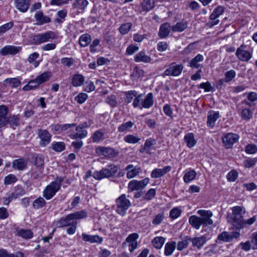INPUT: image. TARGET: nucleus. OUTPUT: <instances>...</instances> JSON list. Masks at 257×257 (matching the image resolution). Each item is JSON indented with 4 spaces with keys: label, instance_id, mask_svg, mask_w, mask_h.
<instances>
[{
    "label": "nucleus",
    "instance_id": "1",
    "mask_svg": "<svg viewBox=\"0 0 257 257\" xmlns=\"http://www.w3.org/2000/svg\"><path fill=\"white\" fill-rule=\"evenodd\" d=\"M232 213L230 219L233 226L236 229H239L243 227L244 220L242 214H244L245 211L243 208L236 206L231 208Z\"/></svg>",
    "mask_w": 257,
    "mask_h": 257
},
{
    "label": "nucleus",
    "instance_id": "2",
    "mask_svg": "<svg viewBox=\"0 0 257 257\" xmlns=\"http://www.w3.org/2000/svg\"><path fill=\"white\" fill-rule=\"evenodd\" d=\"M118 167L114 164H109L106 167L102 168L99 171H95L93 177L96 180H100L104 178H108L114 176L118 171Z\"/></svg>",
    "mask_w": 257,
    "mask_h": 257
},
{
    "label": "nucleus",
    "instance_id": "3",
    "mask_svg": "<svg viewBox=\"0 0 257 257\" xmlns=\"http://www.w3.org/2000/svg\"><path fill=\"white\" fill-rule=\"evenodd\" d=\"M116 212L121 216L126 214V211L131 205L130 201L126 198L125 194H122L115 200Z\"/></svg>",
    "mask_w": 257,
    "mask_h": 257
},
{
    "label": "nucleus",
    "instance_id": "4",
    "mask_svg": "<svg viewBox=\"0 0 257 257\" xmlns=\"http://www.w3.org/2000/svg\"><path fill=\"white\" fill-rule=\"evenodd\" d=\"M56 35L52 31H48L43 34L34 35L30 38V42L32 44L39 45L41 43L49 41L51 39H54Z\"/></svg>",
    "mask_w": 257,
    "mask_h": 257
},
{
    "label": "nucleus",
    "instance_id": "5",
    "mask_svg": "<svg viewBox=\"0 0 257 257\" xmlns=\"http://www.w3.org/2000/svg\"><path fill=\"white\" fill-rule=\"evenodd\" d=\"M89 125L87 122H84L83 123L80 124L78 125L75 130L77 132H81V133H79L77 132L74 134H71L69 135V137L72 139L77 140V139H82L87 137L88 133L87 131L85 130H84V128L88 127Z\"/></svg>",
    "mask_w": 257,
    "mask_h": 257
},
{
    "label": "nucleus",
    "instance_id": "6",
    "mask_svg": "<svg viewBox=\"0 0 257 257\" xmlns=\"http://www.w3.org/2000/svg\"><path fill=\"white\" fill-rule=\"evenodd\" d=\"M239 136L236 134L227 133L222 137V142L226 149L231 148L239 140Z\"/></svg>",
    "mask_w": 257,
    "mask_h": 257
},
{
    "label": "nucleus",
    "instance_id": "7",
    "mask_svg": "<svg viewBox=\"0 0 257 257\" xmlns=\"http://www.w3.org/2000/svg\"><path fill=\"white\" fill-rule=\"evenodd\" d=\"M245 45L242 44L239 47L237 48L235 52V55L237 58L243 62H247L252 57L251 53L245 50Z\"/></svg>",
    "mask_w": 257,
    "mask_h": 257
},
{
    "label": "nucleus",
    "instance_id": "8",
    "mask_svg": "<svg viewBox=\"0 0 257 257\" xmlns=\"http://www.w3.org/2000/svg\"><path fill=\"white\" fill-rule=\"evenodd\" d=\"M59 190V185L55 182H51L48 185L43 191V196L46 199H50Z\"/></svg>",
    "mask_w": 257,
    "mask_h": 257
},
{
    "label": "nucleus",
    "instance_id": "9",
    "mask_svg": "<svg viewBox=\"0 0 257 257\" xmlns=\"http://www.w3.org/2000/svg\"><path fill=\"white\" fill-rule=\"evenodd\" d=\"M96 153L99 155L105 156L108 158H113L118 155L114 149L105 147H98L95 149Z\"/></svg>",
    "mask_w": 257,
    "mask_h": 257
},
{
    "label": "nucleus",
    "instance_id": "10",
    "mask_svg": "<svg viewBox=\"0 0 257 257\" xmlns=\"http://www.w3.org/2000/svg\"><path fill=\"white\" fill-rule=\"evenodd\" d=\"M149 179L146 178L141 181L132 180L128 183V188L131 191L142 190L149 183Z\"/></svg>",
    "mask_w": 257,
    "mask_h": 257
},
{
    "label": "nucleus",
    "instance_id": "11",
    "mask_svg": "<svg viewBox=\"0 0 257 257\" xmlns=\"http://www.w3.org/2000/svg\"><path fill=\"white\" fill-rule=\"evenodd\" d=\"M197 214L200 215L199 217L203 223V226H207L213 224V221L211 219L213 214L210 210H199Z\"/></svg>",
    "mask_w": 257,
    "mask_h": 257
},
{
    "label": "nucleus",
    "instance_id": "12",
    "mask_svg": "<svg viewBox=\"0 0 257 257\" xmlns=\"http://www.w3.org/2000/svg\"><path fill=\"white\" fill-rule=\"evenodd\" d=\"M183 69V66L182 65H176L175 63H172L164 73L166 76H177L181 73Z\"/></svg>",
    "mask_w": 257,
    "mask_h": 257
},
{
    "label": "nucleus",
    "instance_id": "13",
    "mask_svg": "<svg viewBox=\"0 0 257 257\" xmlns=\"http://www.w3.org/2000/svg\"><path fill=\"white\" fill-rule=\"evenodd\" d=\"M38 135L41 140V146H45L50 143L52 136L46 130H39Z\"/></svg>",
    "mask_w": 257,
    "mask_h": 257
},
{
    "label": "nucleus",
    "instance_id": "14",
    "mask_svg": "<svg viewBox=\"0 0 257 257\" xmlns=\"http://www.w3.org/2000/svg\"><path fill=\"white\" fill-rule=\"evenodd\" d=\"M124 170L127 171L126 177L128 179L135 177L141 172V169L140 167L134 166L132 164L128 165Z\"/></svg>",
    "mask_w": 257,
    "mask_h": 257
},
{
    "label": "nucleus",
    "instance_id": "15",
    "mask_svg": "<svg viewBox=\"0 0 257 257\" xmlns=\"http://www.w3.org/2000/svg\"><path fill=\"white\" fill-rule=\"evenodd\" d=\"M171 169V167L169 166H167L163 169H155L152 171L151 176L152 178H161L170 172Z\"/></svg>",
    "mask_w": 257,
    "mask_h": 257
},
{
    "label": "nucleus",
    "instance_id": "16",
    "mask_svg": "<svg viewBox=\"0 0 257 257\" xmlns=\"http://www.w3.org/2000/svg\"><path fill=\"white\" fill-rule=\"evenodd\" d=\"M188 239L192 242L193 247L198 249H200L206 241V237L204 236L194 238L189 237Z\"/></svg>",
    "mask_w": 257,
    "mask_h": 257
},
{
    "label": "nucleus",
    "instance_id": "17",
    "mask_svg": "<svg viewBox=\"0 0 257 257\" xmlns=\"http://www.w3.org/2000/svg\"><path fill=\"white\" fill-rule=\"evenodd\" d=\"M76 221L72 220L70 215L68 214L66 217H62L60 220L57 221L56 222V226L58 228L69 226L73 223V222Z\"/></svg>",
    "mask_w": 257,
    "mask_h": 257
},
{
    "label": "nucleus",
    "instance_id": "18",
    "mask_svg": "<svg viewBox=\"0 0 257 257\" xmlns=\"http://www.w3.org/2000/svg\"><path fill=\"white\" fill-rule=\"evenodd\" d=\"M171 27L169 23H164L160 27L158 36L161 38H165L168 36L170 34Z\"/></svg>",
    "mask_w": 257,
    "mask_h": 257
},
{
    "label": "nucleus",
    "instance_id": "19",
    "mask_svg": "<svg viewBox=\"0 0 257 257\" xmlns=\"http://www.w3.org/2000/svg\"><path fill=\"white\" fill-rule=\"evenodd\" d=\"M27 161L23 159L20 158L14 160L12 163V167L19 171H22L27 168Z\"/></svg>",
    "mask_w": 257,
    "mask_h": 257
},
{
    "label": "nucleus",
    "instance_id": "20",
    "mask_svg": "<svg viewBox=\"0 0 257 257\" xmlns=\"http://www.w3.org/2000/svg\"><path fill=\"white\" fill-rule=\"evenodd\" d=\"M219 116V114L218 112L213 110L209 111L207 115V125L209 127H213Z\"/></svg>",
    "mask_w": 257,
    "mask_h": 257
},
{
    "label": "nucleus",
    "instance_id": "21",
    "mask_svg": "<svg viewBox=\"0 0 257 257\" xmlns=\"http://www.w3.org/2000/svg\"><path fill=\"white\" fill-rule=\"evenodd\" d=\"M30 0H15L17 9L21 12L27 11L30 6Z\"/></svg>",
    "mask_w": 257,
    "mask_h": 257
},
{
    "label": "nucleus",
    "instance_id": "22",
    "mask_svg": "<svg viewBox=\"0 0 257 257\" xmlns=\"http://www.w3.org/2000/svg\"><path fill=\"white\" fill-rule=\"evenodd\" d=\"M82 239L85 241H88L90 243H100L103 241V238L98 235H91L86 233H82Z\"/></svg>",
    "mask_w": 257,
    "mask_h": 257
},
{
    "label": "nucleus",
    "instance_id": "23",
    "mask_svg": "<svg viewBox=\"0 0 257 257\" xmlns=\"http://www.w3.org/2000/svg\"><path fill=\"white\" fill-rule=\"evenodd\" d=\"M19 51V49L18 47L13 46H7L1 49L0 53L3 56H6L8 54L15 55Z\"/></svg>",
    "mask_w": 257,
    "mask_h": 257
},
{
    "label": "nucleus",
    "instance_id": "24",
    "mask_svg": "<svg viewBox=\"0 0 257 257\" xmlns=\"http://www.w3.org/2000/svg\"><path fill=\"white\" fill-rule=\"evenodd\" d=\"M134 60L136 62L149 63L151 61V58L147 55L144 51H141L135 55Z\"/></svg>",
    "mask_w": 257,
    "mask_h": 257
},
{
    "label": "nucleus",
    "instance_id": "25",
    "mask_svg": "<svg viewBox=\"0 0 257 257\" xmlns=\"http://www.w3.org/2000/svg\"><path fill=\"white\" fill-rule=\"evenodd\" d=\"M16 235L24 239H31L33 236V232L30 229H20L17 230Z\"/></svg>",
    "mask_w": 257,
    "mask_h": 257
},
{
    "label": "nucleus",
    "instance_id": "26",
    "mask_svg": "<svg viewBox=\"0 0 257 257\" xmlns=\"http://www.w3.org/2000/svg\"><path fill=\"white\" fill-rule=\"evenodd\" d=\"M204 60V57L201 54L197 55L194 58H193L189 63V66L192 68L198 69L202 66L199 63L200 62L203 61Z\"/></svg>",
    "mask_w": 257,
    "mask_h": 257
},
{
    "label": "nucleus",
    "instance_id": "27",
    "mask_svg": "<svg viewBox=\"0 0 257 257\" xmlns=\"http://www.w3.org/2000/svg\"><path fill=\"white\" fill-rule=\"evenodd\" d=\"M84 82V77L79 74H75L72 78L71 84L74 87H79L82 85Z\"/></svg>",
    "mask_w": 257,
    "mask_h": 257
},
{
    "label": "nucleus",
    "instance_id": "28",
    "mask_svg": "<svg viewBox=\"0 0 257 257\" xmlns=\"http://www.w3.org/2000/svg\"><path fill=\"white\" fill-rule=\"evenodd\" d=\"M45 157L42 154L34 156L32 158V162L36 167L44 168Z\"/></svg>",
    "mask_w": 257,
    "mask_h": 257
},
{
    "label": "nucleus",
    "instance_id": "29",
    "mask_svg": "<svg viewBox=\"0 0 257 257\" xmlns=\"http://www.w3.org/2000/svg\"><path fill=\"white\" fill-rule=\"evenodd\" d=\"M189 222L192 227L196 229H199L201 225L203 226L200 218L196 215H192L189 218Z\"/></svg>",
    "mask_w": 257,
    "mask_h": 257
},
{
    "label": "nucleus",
    "instance_id": "30",
    "mask_svg": "<svg viewBox=\"0 0 257 257\" xmlns=\"http://www.w3.org/2000/svg\"><path fill=\"white\" fill-rule=\"evenodd\" d=\"M153 93H149L145 99H143L142 107L145 108H149L153 105Z\"/></svg>",
    "mask_w": 257,
    "mask_h": 257
},
{
    "label": "nucleus",
    "instance_id": "31",
    "mask_svg": "<svg viewBox=\"0 0 257 257\" xmlns=\"http://www.w3.org/2000/svg\"><path fill=\"white\" fill-rule=\"evenodd\" d=\"M184 141L186 143L187 146L189 148L193 147L197 142L192 133H189L185 135Z\"/></svg>",
    "mask_w": 257,
    "mask_h": 257
},
{
    "label": "nucleus",
    "instance_id": "32",
    "mask_svg": "<svg viewBox=\"0 0 257 257\" xmlns=\"http://www.w3.org/2000/svg\"><path fill=\"white\" fill-rule=\"evenodd\" d=\"M35 18L40 25L48 23L51 21L50 18L48 16H44L42 11H38L35 14Z\"/></svg>",
    "mask_w": 257,
    "mask_h": 257
},
{
    "label": "nucleus",
    "instance_id": "33",
    "mask_svg": "<svg viewBox=\"0 0 257 257\" xmlns=\"http://www.w3.org/2000/svg\"><path fill=\"white\" fill-rule=\"evenodd\" d=\"M188 27V23L186 21H182L178 22L176 25L171 27V30L173 32H181L184 31Z\"/></svg>",
    "mask_w": 257,
    "mask_h": 257
},
{
    "label": "nucleus",
    "instance_id": "34",
    "mask_svg": "<svg viewBox=\"0 0 257 257\" xmlns=\"http://www.w3.org/2000/svg\"><path fill=\"white\" fill-rule=\"evenodd\" d=\"M134 125V123L131 121H128L126 122L123 123L118 127V132L119 133H126L130 132Z\"/></svg>",
    "mask_w": 257,
    "mask_h": 257
},
{
    "label": "nucleus",
    "instance_id": "35",
    "mask_svg": "<svg viewBox=\"0 0 257 257\" xmlns=\"http://www.w3.org/2000/svg\"><path fill=\"white\" fill-rule=\"evenodd\" d=\"M155 7V0H144L142 3L143 11L149 12Z\"/></svg>",
    "mask_w": 257,
    "mask_h": 257
},
{
    "label": "nucleus",
    "instance_id": "36",
    "mask_svg": "<svg viewBox=\"0 0 257 257\" xmlns=\"http://www.w3.org/2000/svg\"><path fill=\"white\" fill-rule=\"evenodd\" d=\"M176 243L175 241L167 242L165 246V254L167 256L171 255L176 248Z\"/></svg>",
    "mask_w": 257,
    "mask_h": 257
},
{
    "label": "nucleus",
    "instance_id": "37",
    "mask_svg": "<svg viewBox=\"0 0 257 257\" xmlns=\"http://www.w3.org/2000/svg\"><path fill=\"white\" fill-rule=\"evenodd\" d=\"M21 83L20 81L16 78H7L4 81V85L12 87H17Z\"/></svg>",
    "mask_w": 257,
    "mask_h": 257
},
{
    "label": "nucleus",
    "instance_id": "38",
    "mask_svg": "<svg viewBox=\"0 0 257 257\" xmlns=\"http://www.w3.org/2000/svg\"><path fill=\"white\" fill-rule=\"evenodd\" d=\"M69 215L72 220H74L75 219H81L86 218L87 216V212L86 210H83L69 214Z\"/></svg>",
    "mask_w": 257,
    "mask_h": 257
},
{
    "label": "nucleus",
    "instance_id": "39",
    "mask_svg": "<svg viewBox=\"0 0 257 257\" xmlns=\"http://www.w3.org/2000/svg\"><path fill=\"white\" fill-rule=\"evenodd\" d=\"M91 41V38L90 35L86 34L82 35L79 38V43L82 47L88 46Z\"/></svg>",
    "mask_w": 257,
    "mask_h": 257
},
{
    "label": "nucleus",
    "instance_id": "40",
    "mask_svg": "<svg viewBox=\"0 0 257 257\" xmlns=\"http://www.w3.org/2000/svg\"><path fill=\"white\" fill-rule=\"evenodd\" d=\"M165 238L162 236L155 237L152 240V244L154 246L158 249L161 248L164 244Z\"/></svg>",
    "mask_w": 257,
    "mask_h": 257
},
{
    "label": "nucleus",
    "instance_id": "41",
    "mask_svg": "<svg viewBox=\"0 0 257 257\" xmlns=\"http://www.w3.org/2000/svg\"><path fill=\"white\" fill-rule=\"evenodd\" d=\"M217 239L224 242H230L233 239V236L228 232L223 231L218 234Z\"/></svg>",
    "mask_w": 257,
    "mask_h": 257
},
{
    "label": "nucleus",
    "instance_id": "42",
    "mask_svg": "<svg viewBox=\"0 0 257 257\" xmlns=\"http://www.w3.org/2000/svg\"><path fill=\"white\" fill-rule=\"evenodd\" d=\"M93 142L98 143L104 139V133L100 130L95 131L91 137Z\"/></svg>",
    "mask_w": 257,
    "mask_h": 257
},
{
    "label": "nucleus",
    "instance_id": "43",
    "mask_svg": "<svg viewBox=\"0 0 257 257\" xmlns=\"http://www.w3.org/2000/svg\"><path fill=\"white\" fill-rule=\"evenodd\" d=\"M88 5V2L87 0H75L73 7L78 8L80 10H84Z\"/></svg>",
    "mask_w": 257,
    "mask_h": 257
},
{
    "label": "nucleus",
    "instance_id": "44",
    "mask_svg": "<svg viewBox=\"0 0 257 257\" xmlns=\"http://www.w3.org/2000/svg\"><path fill=\"white\" fill-rule=\"evenodd\" d=\"M40 84V82L37 80V78H36L34 80L30 81L29 83L23 87V89L25 91H29L37 87Z\"/></svg>",
    "mask_w": 257,
    "mask_h": 257
},
{
    "label": "nucleus",
    "instance_id": "45",
    "mask_svg": "<svg viewBox=\"0 0 257 257\" xmlns=\"http://www.w3.org/2000/svg\"><path fill=\"white\" fill-rule=\"evenodd\" d=\"M46 201L42 197H39L35 199L33 203V207L35 209L43 207L46 205Z\"/></svg>",
    "mask_w": 257,
    "mask_h": 257
},
{
    "label": "nucleus",
    "instance_id": "46",
    "mask_svg": "<svg viewBox=\"0 0 257 257\" xmlns=\"http://www.w3.org/2000/svg\"><path fill=\"white\" fill-rule=\"evenodd\" d=\"M196 176V173L194 170H190L186 173L183 177L184 181L185 183H189L193 180Z\"/></svg>",
    "mask_w": 257,
    "mask_h": 257
},
{
    "label": "nucleus",
    "instance_id": "47",
    "mask_svg": "<svg viewBox=\"0 0 257 257\" xmlns=\"http://www.w3.org/2000/svg\"><path fill=\"white\" fill-rule=\"evenodd\" d=\"M51 145L52 149L56 152H60L65 149V145L62 142L53 143Z\"/></svg>",
    "mask_w": 257,
    "mask_h": 257
},
{
    "label": "nucleus",
    "instance_id": "48",
    "mask_svg": "<svg viewBox=\"0 0 257 257\" xmlns=\"http://www.w3.org/2000/svg\"><path fill=\"white\" fill-rule=\"evenodd\" d=\"M141 140V138L135 136L133 135H128L124 138L125 142L129 144H136Z\"/></svg>",
    "mask_w": 257,
    "mask_h": 257
},
{
    "label": "nucleus",
    "instance_id": "49",
    "mask_svg": "<svg viewBox=\"0 0 257 257\" xmlns=\"http://www.w3.org/2000/svg\"><path fill=\"white\" fill-rule=\"evenodd\" d=\"M132 27V24L131 23L123 24L119 28V32L121 34L125 35L130 31Z\"/></svg>",
    "mask_w": 257,
    "mask_h": 257
},
{
    "label": "nucleus",
    "instance_id": "50",
    "mask_svg": "<svg viewBox=\"0 0 257 257\" xmlns=\"http://www.w3.org/2000/svg\"><path fill=\"white\" fill-rule=\"evenodd\" d=\"M44 168L34 167L32 169V176L35 179L39 178L43 171Z\"/></svg>",
    "mask_w": 257,
    "mask_h": 257
},
{
    "label": "nucleus",
    "instance_id": "51",
    "mask_svg": "<svg viewBox=\"0 0 257 257\" xmlns=\"http://www.w3.org/2000/svg\"><path fill=\"white\" fill-rule=\"evenodd\" d=\"M137 92L135 90H131L125 92V97L124 98V101L127 103H130L134 97L137 96Z\"/></svg>",
    "mask_w": 257,
    "mask_h": 257
},
{
    "label": "nucleus",
    "instance_id": "52",
    "mask_svg": "<svg viewBox=\"0 0 257 257\" xmlns=\"http://www.w3.org/2000/svg\"><path fill=\"white\" fill-rule=\"evenodd\" d=\"M156 144V140L155 139L150 138L146 140L144 146L148 150V154H151L150 152L152 146Z\"/></svg>",
    "mask_w": 257,
    "mask_h": 257
},
{
    "label": "nucleus",
    "instance_id": "53",
    "mask_svg": "<svg viewBox=\"0 0 257 257\" xmlns=\"http://www.w3.org/2000/svg\"><path fill=\"white\" fill-rule=\"evenodd\" d=\"M252 111L248 108L243 109L241 111L242 118L246 120H248L252 116Z\"/></svg>",
    "mask_w": 257,
    "mask_h": 257
},
{
    "label": "nucleus",
    "instance_id": "54",
    "mask_svg": "<svg viewBox=\"0 0 257 257\" xmlns=\"http://www.w3.org/2000/svg\"><path fill=\"white\" fill-rule=\"evenodd\" d=\"M198 44V42H194L189 44L182 51V54L187 55L191 53L195 49V46Z\"/></svg>",
    "mask_w": 257,
    "mask_h": 257
},
{
    "label": "nucleus",
    "instance_id": "55",
    "mask_svg": "<svg viewBox=\"0 0 257 257\" xmlns=\"http://www.w3.org/2000/svg\"><path fill=\"white\" fill-rule=\"evenodd\" d=\"M14 26V23L10 22L0 27V36H2Z\"/></svg>",
    "mask_w": 257,
    "mask_h": 257
},
{
    "label": "nucleus",
    "instance_id": "56",
    "mask_svg": "<svg viewBox=\"0 0 257 257\" xmlns=\"http://www.w3.org/2000/svg\"><path fill=\"white\" fill-rule=\"evenodd\" d=\"M16 176L13 174H9L5 177L4 184L9 185L12 183H14L17 181Z\"/></svg>",
    "mask_w": 257,
    "mask_h": 257
},
{
    "label": "nucleus",
    "instance_id": "57",
    "mask_svg": "<svg viewBox=\"0 0 257 257\" xmlns=\"http://www.w3.org/2000/svg\"><path fill=\"white\" fill-rule=\"evenodd\" d=\"M51 76V73L49 72H46L43 73L40 75L38 76L36 78L37 80L41 84L47 80H48Z\"/></svg>",
    "mask_w": 257,
    "mask_h": 257
},
{
    "label": "nucleus",
    "instance_id": "58",
    "mask_svg": "<svg viewBox=\"0 0 257 257\" xmlns=\"http://www.w3.org/2000/svg\"><path fill=\"white\" fill-rule=\"evenodd\" d=\"M143 94H140L137 95V96H135L134 101L133 102V105L135 108L138 107L142 104L143 101Z\"/></svg>",
    "mask_w": 257,
    "mask_h": 257
},
{
    "label": "nucleus",
    "instance_id": "59",
    "mask_svg": "<svg viewBox=\"0 0 257 257\" xmlns=\"http://www.w3.org/2000/svg\"><path fill=\"white\" fill-rule=\"evenodd\" d=\"M105 102L112 107H115L117 105L116 97L114 95L108 96L105 99Z\"/></svg>",
    "mask_w": 257,
    "mask_h": 257
},
{
    "label": "nucleus",
    "instance_id": "60",
    "mask_svg": "<svg viewBox=\"0 0 257 257\" xmlns=\"http://www.w3.org/2000/svg\"><path fill=\"white\" fill-rule=\"evenodd\" d=\"M218 18V17L216 16L215 14L212 12L209 17V18L211 20H212V22L208 23L207 25L210 27H212L215 25H217L219 22V20L217 19Z\"/></svg>",
    "mask_w": 257,
    "mask_h": 257
},
{
    "label": "nucleus",
    "instance_id": "61",
    "mask_svg": "<svg viewBox=\"0 0 257 257\" xmlns=\"http://www.w3.org/2000/svg\"><path fill=\"white\" fill-rule=\"evenodd\" d=\"M188 237H189L187 236L186 239L183 240L178 242L177 248L178 250L181 251L187 247L189 244V240L188 239Z\"/></svg>",
    "mask_w": 257,
    "mask_h": 257
},
{
    "label": "nucleus",
    "instance_id": "62",
    "mask_svg": "<svg viewBox=\"0 0 257 257\" xmlns=\"http://www.w3.org/2000/svg\"><path fill=\"white\" fill-rule=\"evenodd\" d=\"M181 213V210L177 207H175L170 210V216L173 219H176L180 216Z\"/></svg>",
    "mask_w": 257,
    "mask_h": 257
},
{
    "label": "nucleus",
    "instance_id": "63",
    "mask_svg": "<svg viewBox=\"0 0 257 257\" xmlns=\"http://www.w3.org/2000/svg\"><path fill=\"white\" fill-rule=\"evenodd\" d=\"M236 76V73L234 70H230L225 73V82L227 83L232 80Z\"/></svg>",
    "mask_w": 257,
    "mask_h": 257
},
{
    "label": "nucleus",
    "instance_id": "64",
    "mask_svg": "<svg viewBox=\"0 0 257 257\" xmlns=\"http://www.w3.org/2000/svg\"><path fill=\"white\" fill-rule=\"evenodd\" d=\"M73 58H63L61 59V63L64 66L68 67L71 66L74 63Z\"/></svg>",
    "mask_w": 257,
    "mask_h": 257
}]
</instances>
